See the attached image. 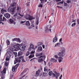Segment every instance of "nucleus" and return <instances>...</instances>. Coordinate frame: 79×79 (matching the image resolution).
<instances>
[{
  "label": "nucleus",
  "mask_w": 79,
  "mask_h": 79,
  "mask_svg": "<svg viewBox=\"0 0 79 79\" xmlns=\"http://www.w3.org/2000/svg\"><path fill=\"white\" fill-rule=\"evenodd\" d=\"M2 50V48L1 47V45H0V51Z\"/></svg>",
  "instance_id": "62"
},
{
  "label": "nucleus",
  "mask_w": 79,
  "mask_h": 79,
  "mask_svg": "<svg viewBox=\"0 0 79 79\" xmlns=\"http://www.w3.org/2000/svg\"><path fill=\"white\" fill-rule=\"evenodd\" d=\"M36 23L37 25H38V24H39V18H37V19H36Z\"/></svg>",
  "instance_id": "27"
},
{
  "label": "nucleus",
  "mask_w": 79,
  "mask_h": 79,
  "mask_svg": "<svg viewBox=\"0 0 79 79\" xmlns=\"http://www.w3.org/2000/svg\"><path fill=\"white\" fill-rule=\"evenodd\" d=\"M6 68H5L3 70L2 72V75H1V79H4L5 77V74H6Z\"/></svg>",
  "instance_id": "6"
},
{
  "label": "nucleus",
  "mask_w": 79,
  "mask_h": 79,
  "mask_svg": "<svg viewBox=\"0 0 79 79\" xmlns=\"http://www.w3.org/2000/svg\"><path fill=\"white\" fill-rule=\"evenodd\" d=\"M58 59L59 63H61L62 61V60H63V58L59 57H58Z\"/></svg>",
  "instance_id": "17"
},
{
  "label": "nucleus",
  "mask_w": 79,
  "mask_h": 79,
  "mask_svg": "<svg viewBox=\"0 0 79 79\" xmlns=\"http://www.w3.org/2000/svg\"><path fill=\"white\" fill-rule=\"evenodd\" d=\"M55 2H60L61 0H54Z\"/></svg>",
  "instance_id": "50"
},
{
  "label": "nucleus",
  "mask_w": 79,
  "mask_h": 79,
  "mask_svg": "<svg viewBox=\"0 0 79 79\" xmlns=\"http://www.w3.org/2000/svg\"><path fill=\"white\" fill-rule=\"evenodd\" d=\"M20 60H21V58H24V56H20Z\"/></svg>",
  "instance_id": "55"
},
{
  "label": "nucleus",
  "mask_w": 79,
  "mask_h": 79,
  "mask_svg": "<svg viewBox=\"0 0 79 79\" xmlns=\"http://www.w3.org/2000/svg\"><path fill=\"white\" fill-rule=\"evenodd\" d=\"M36 55L37 56H40L38 58V63H42L44 61V60H45L46 56L45 55L43 56V52L36 53Z\"/></svg>",
  "instance_id": "1"
},
{
  "label": "nucleus",
  "mask_w": 79,
  "mask_h": 79,
  "mask_svg": "<svg viewBox=\"0 0 79 79\" xmlns=\"http://www.w3.org/2000/svg\"><path fill=\"white\" fill-rule=\"evenodd\" d=\"M58 77H59L57 76H56V79H58Z\"/></svg>",
  "instance_id": "61"
},
{
  "label": "nucleus",
  "mask_w": 79,
  "mask_h": 79,
  "mask_svg": "<svg viewBox=\"0 0 79 79\" xmlns=\"http://www.w3.org/2000/svg\"><path fill=\"white\" fill-rule=\"evenodd\" d=\"M42 45V43H38L37 44V45L38 46H40V45Z\"/></svg>",
  "instance_id": "39"
},
{
  "label": "nucleus",
  "mask_w": 79,
  "mask_h": 79,
  "mask_svg": "<svg viewBox=\"0 0 79 79\" xmlns=\"http://www.w3.org/2000/svg\"><path fill=\"white\" fill-rule=\"evenodd\" d=\"M33 57H34V54H31L28 56V57L30 59H31V58H33Z\"/></svg>",
  "instance_id": "22"
},
{
  "label": "nucleus",
  "mask_w": 79,
  "mask_h": 79,
  "mask_svg": "<svg viewBox=\"0 0 79 79\" xmlns=\"http://www.w3.org/2000/svg\"><path fill=\"white\" fill-rule=\"evenodd\" d=\"M60 3H61V4H63V1H62L61 2H58L57 3V5H58Z\"/></svg>",
  "instance_id": "47"
},
{
  "label": "nucleus",
  "mask_w": 79,
  "mask_h": 79,
  "mask_svg": "<svg viewBox=\"0 0 79 79\" xmlns=\"http://www.w3.org/2000/svg\"><path fill=\"white\" fill-rule=\"evenodd\" d=\"M15 69V68L14 67H12V71L13 72H14V71H15V69Z\"/></svg>",
  "instance_id": "37"
},
{
  "label": "nucleus",
  "mask_w": 79,
  "mask_h": 79,
  "mask_svg": "<svg viewBox=\"0 0 79 79\" xmlns=\"http://www.w3.org/2000/svg\"><path fill=\"white\" fill-rule=\"evenodd\" d=\"M60 52H59L58 55L60 57H63L64 56V52H65V49L64 48H62L60 49Z\"/></svg>",
  "instance_id": "3"
},
{
  "label": "nucleus",
  "mask_w": 79,
  "mask_h": 79,
  "mask_svg": "<svg viewBox=\"0 0 79 79\" xmlns=\"http://www.w3.org/2000/svg\"><path fill=\"white\" fill-rule=\"evenodd\" d=\"M44 72H46V71H47V67H45L44 68Z\"/></svg>",
  "instance_id": "33"
},
{
  "label": "nucleus",
  "mask_w": 79,
  "mask_h": 79,
  "mask_svg": "<svg viewBox=\"0 0 79 79\" xmlns=\"http://www.w3.org/2000/svg\"><path fill=\"white\" fill-rule=\"evenodd\" d=\"M29 54H30V52L29 51H27L26 54V56H29Z\"/></svg>",
  "instance_id": "34"
},
{
  "label": "nucleus",
  "mask_w": 79,
  "mask_h": 79,
  "mask_svg": "<svg viewBox=\"0 0 79 79\" xmlns=\"http://www.w3.org/2000/svg\"><path fill=\"white\" fill-rule=\"evenodd\" d=\"M26 25L28 26H30V23L29 22V21H27L26 22Z\"/></svg>",
  "instance_id": "26"
},
{
  "label": "nucleus",
  "mask_w": 79,
  "mask_h": 79,
  "mask_svg": "<svg viewBox=\"0 0 79 79\" xmlns=\"http://www.w3.org/2000/svg\"><path fill=\"white\" fill-rule=\"evenodd\" d=\"M28 50L31 51L32 50H35V48L34 47V45L32 44H31L30 45V47L28 48Z\"/></svg>",
  "instance_id": "7"
},
{
  "label": "nucleus",
  "mask_w": 79,
  "mask_h": 79,
  "mask_svg": "<svg viewBox=\"0 0 79 79\" xmlns=\"http://www.w3.org/2000/svg\"><path fill=\"white\" fill-rule=\"evenodd\" d=\"M4 16H5L6 18H7V19H8V18H10V16H11V15H10V14L8 13H6L4 14Z\"/></svg>",
  "instance_id": "11"
},
{
  "label": "nucleus",
  "mask_w": 79,
  "mask_h": 79,
  "mask_svg": "<svg viewBox=\"0 0 79 79\" xmlns=\"http://www.w3.org/2000/svg\"><path fill=\"white\" fill-rule=\"evenodd\" d=\"M51 61L52 62H55V63H56V62L57 61L56 60L53 58H51Z\"/></svg>",
  "instance_id": "18"
},
{
  "label": "nucleus",
  "mask_w": 79,
  "mask_h": 79,
  "mask_svg": "<svg viewBox=\"0 0 79 79\" xmlns=\"http://www.w3.org/2000/svg\"><path fill=\"white\" fill-rule=\"evenodd\" d=\"M1 12L2 14H4V13L7 12V11L6 10H4L3 9H2L1 10Z\"/></svg>",
  "instance_id": "16"
},
{
  "label": "nucleus",
  "mask_w": 79,
  "mask_h": 79,
  "mask_svg": "<svg viewBox=\"0 0 79 79\" xmlns=\"http://www.w3.org/2000/svg\"><path fill=\"white\" fill-rule=\"evenodd\" d=\"M15 8H11L10 9V11L11 13H12L13 15H14V14H15Z\"/></svg>",
  "instance_id": "13"
},
{
  "label": "nucleus",
  "mask_w": 79,
  "mask_h": 79,
  "mask_svg": "<svg viewBox=\"0 0 79 79\" xmlns=\"http://www.w3.org/2000/svg\"><path fill=\"white\" fill-rule=\"evenodd\" d=\"M60 43H58L56 44L55 46V47H58V46H60Z\"/></svg>",
  "instance_id": "25"
},
{
  "label": "nucleus",
  "mask_w": 79,
  "mask_h": 79,
  "mask_svg": "<svg viewBox=\"0 0 79 79\" xmlns=\"http://www.w3.org/2000/svg\"><path fill=\"white\" fill-rule=\"evenodd\" d=\"M18 66H19V64H17L15 66L14 68H15V69H17V68H18Z\"/></svg>",
  "instance_id": "40"
},
{
  "label": "nucleus",
  "mask_w": 79,
  "mask_h": 79,
  "mask_svg": "<svg viewBox=\"0 0 79 79\" xmlns=\"http://www.w3.org/2000/svg\"><path fill=\"white\" fill-rule=\"evenodd\" d=\"M16 3L14 2L11 5V6H16Z\"/></svg>",
  "instance_id": "36"
},
{
  "label": "nucleus",
  "mask_w": 79,
  "mask_h": 79,
  "mask_svg": "<svg viewBox=\"0 0 79 79\" xmlns=\"http://www.w3.org/2000/svg\"><path fill=\"white\" fill-rule=\"evenodd\" d=\"M35 59V58H33V59H31V60H30V61H32V60H34V59Z\"/></svg>",
  "instance_id": "58"
},
{
  "label": "nucleus",
  "mask_w": 79,
  "mask_h": 79,
  "mask_svg": "<svg viewBox=\"0 0 79 79\" xmlns=\"http://www.w3.org/2000/svg\"><path fill=\"white\" fill-rule=\"evenodd\" d=\"M43 75L44 76H47V73H43Z\"/></svg>",
  "instance_id": "43"
},
{
  "label": "nucleus",
  "mask_w": 79,
  "mask_h": 79,
  "mask_svg": "<svg viewBox=\"0 0 79 79\" xmlns=\"http://www.w3.org/2000/svg\"><path fill=\"white\" fill-rule=\"evenodd\" d=\"M42 47H43V48H45V45H43Z\"/></svg>",
  "instance_id": "59"
},
{
  "label": "nucleus",
  "mask_w": 79,
  "mask_h": 79,
  "mask_svg": "<svg viewBox=\"0 0 79 79\" xmlns=\"http://www.w3.org/2000/svg\"><path fill=\"white\" fill-rule=\"evenodd\" d=\"M30 55H34L35 54V51H31L30 53Z\"/></svg>",
  "instance_id": "31"
},
{
  "label": "nucleus",
  "mask_w": 79,
  "mask_h": 79,
  "mask_svg": "<svg viewBox=\"0 0 79 79\" xmlns=\"http://www.w3.org/2000/svg\"><path fill=\"white\" fill-rule=\"evenodd\" d=\"M16 61V62H18V63H20L21 62V58L20 57H18L16 58L15 60Z\"/></svg>",
  "instance_id": "14"
},
{
  "label": "nucleus",
  "mask_w": 79,
  "mask_h": 79,
  "mask_svg": "<svg viewBox=\"0 0 79 79\" xmlns=\"http://www.w3.org/2000/svg\"><path fill=\"white\" fill-rule=\"evenodd\" d=\"M53 71L55 74H56V75L57 76H58V77H59V76H60V73H57L55 71V70H53Z\"/></svg>",
  "instance_id": "15"
},
{
  "label": "nucleus",
  "mask_w": 79,
  "mask_h": 79,
  "mask_svg": "<svg viewBox=\"0 0 79 79\" xmlns=\"http://www.w3.org/2000/svg\"><path fill=\"white\" fill-rule=\"evenodd\" d=\"M12 41H13L14 42H15V41L17 42V38H15L13 39L12 40Z\"/></svg>",
  "instance_id": "38"
},
{
  "label": "nucleus",
  "mask_w": 79,
  "mask_h": 79,
  "mask_svg": "<svg viewBox=\"0 0 79 79\" xmlns=\"http://www.w3.org/2000/svg\"><path fill=\"white\" fill-rule=\"evenodd\" d=\"M61 41H62V38H60L59 40V42H61Z\"/></svg>",
  "instance_id": "57"
},
{
  "label": "nucleus",
  "mask_w": 79,
  "mask_h": 79,
  "mask_svg": "<svg viewBox=\"0 0 79 79\" xmlns=\"http://www.w3.org/2000/svg\"><path fill=\"white\" fill-rule=\"evenodd\" d=\"M10 24H13V23L15 22V20H13L12 19H10L9 20Z\"/></svg>",
  "instance_id": "12"
},
{
  "label": "nucleus",
  "mask_w": 79,
  "mask_h": 79,
  "mask_svg": "<svg viewBox=\"0 0 79 79\" xmlns=\"http://www.w3.org/2000/svg\"><path fill=\"white\" fill-rule=\"evenodd\" d=\"M53 73V72L52 71H50L48 73V75L50 76H52V74Z\"/></svg>",
  "instance_id": "28"
},
{
  "label": "nucleus",
  "mask_w": 79,
  "mask_h": 79,
  "mask_svg": "<svg viewBox=\"0 0 79 79\" xmlns=\"http://www.w3.org/2000/svg\"><path fill=\"white\" fill-rule=\"evenodd\" d=\"M7 56H9V57L10 58L11 56L12 55V53H11V52H10L9 53H7Z\"/></svg>",
  "instance_id": "19"
},
{
  "label": "nucleus",
  "mask_w": 79,
  "mask_h": 79,
  "mask_svg": "<svg viewBox=\"0 0 79 79\" xmlns=\"http://www.w3.org/2000/svg\"><path fill=\"white\" fill-rule=\"evenodd\" d=\"M41 3H43L44 2H47V0H42L41 1Z\"/></svg>",
  "instance_id": "41"
},
{
  "label": "nucleus",
  "mask_w": 79,
  "mask_h": 79,
  "mask_svg": "<svg viewBox=\"0 0 79 79\" xmlns=\"http://www.w3.org/2000/svg\"><path fill=\"white\" fill-rule=\"evenodd\" d=\"M6 42L7 45H10V41H9V40H6Z\"/></svg>",
  "instance_id": "29"
},
{
  "label": "nucleus",
  "mask_w": 79,
  "mask_h": 79,
  "mask_svg": "<svg viewBox=\"0 0 79 79\" xmlns=\"http://www.w3.org/2000/svg\"><path fill=\"white\" fill-rule=\"evenodd\" d=\"M57 7H58V8H62V7H61V6H57Z\"/></svg>",
  "instance_id": "60"
},
{
  "label": "nucleus",
  "mask_w": 79,
  "mask_h": 79,
  "mask_svg": "<svg viewBox=\"0 0 79 79\" xmlns=\"http://www.w3.org/2000/svg\"><path fill=\"white\" fill-rule=\"evenodd\" d=\"M3 16V15H0V24L2 25L4 24L3 23L2 21H6V19L5 18V17H3L2 20V17Z\"/></svg>",
  "instance_id": "5"
},
{
  "label": "nucleus",
  "mask_w": 79,
  "mask_h": 79,
  "mask_svg": "<svg viewBox=\"0 0 79 79\" xmlns=\"http://www.w3.org/2000/svg\"><path fill=\"white\" fill-rule=\"evenodd\" d=\"M23 55V52L20 51L19 52L18 56H20L21 55Z\"/></svg>",
  "instance_id": "24"
},
{
  "label": "nucleus",
  "mask_w": 79,
  "mask_h": 79,
  "mask_svg": "<svg viewBox=\"0 0 79 79\" xmlns=\"http://www.w3.org/2000/svg\"><path fill=\"white\" fill-rule=\"evenodd\" d=\"M13 19L14 20V22L13 24L14 25H15V24H16V22H15V21H16V19Z\"/></svg>",
  "instance_id": "44"
},
{
  "label": "nucleus",
  "mask_w": 79,
  "mask_h": 79,
  "mask_svg": "<svg viewBox=\"0 0 79 79\" xmlns=\"http://www.w3.org/2000/svg\"><path fill=\"white\" fill-rule=\"evenodd\" d=\"M13 53L15 55V57L17 56V52H13Z\"/></svg>",
  "instance_id": "42"
},
{
  "label": "nucleus",
  "mask_w": 79,
  "mask_h": 79,
  "mask_svg": "<svg viewBox=\"0 0 79 79\" xmlns=\"http://www.w3.org/2000/svg\"><path fill=\"white\" fill-rule=\"evenodd\" d=\"M20 8L19 7H17V10L18 11V10H19Z\"/></svg>",
  "instance_id": "56"
},
{
  "label": "nucleus",
  "mask_w": 79,
  "mask_h": 79,
  "mask_svg": "<svg viewBox=\"0 0 79 79\" xmlns=\"http://www.w3.org/2000/svg\"><path fill=\"white\" fill-rule=\"evenodd\" d=\"M75 53L76 54H77V53H78V51H75Z\"/></svg>",
  "instance_id": "52"
},
{
  "label": "nucleus",
  "mask_w": 79,
  "mask_h": 79,
  "mask_svg": "<svg viewBox=\"0 0 79 79\" xmlns=\"http://www.w3.org/2000/svg\"><path fill=\"white\" fill-rule=\"evenodd\" d=\"M42 51V47L41 46H40L38 47L37 49V52H40Z\"/></svg>",
  "instance_id": "9"
},
{
  "label": "nucleus",
  "mask_w": 79,
  "mask_h": 79,
  "mask_svg": "<svg viewBox=\"0 0 79 79\" xmlns=\"http://www.w3.org/2000/svg\"><path fill=\"white\" fill-rule=\"evenodd\" d=\"M10 57L8 56H7V57L6 58V61L9 62V60H10Z\"/></svg>",
  "instance_id": "23"
},
{
  "label": "nucleus",
  "mask_w": 79,
  "mask_h": 79,
  "mask_svg": "<svg viewBox=\"0 0 79 79\" xmlns=\"http://www.w3.org/2000/svg\"><path fill=\"white\" fill-rule=\"evenodd\" d=\"M22 61L23 63H24V62H26V61H25V60H24V59H23L22 60Z\"/></svg>",
  "instance_id": "54"
},
{
  "label": "nucleus",
  "mask_w": 79,
  "mask_h": 79,
  "mask_svg": "<svg viewBox=\"0 0 79 79\" xmlns=\"http://www.w3.org/2000/svg\"><path fill=\"white\" fill-rule=\"evenodd\" d=\"M45 31L46 32H48V31H49L50 32H52V31H51V29L48 28L47 27H45Z\"/></svg>",
  "instance_id": "10"
},
{
  "label": "nucleus",
  "mask_w": 79,
  "mask_h": 79,
  "mask_svg": "<svg viewBox=\"0 0 79 79\" xmlns=\"http://www.w3.org/2000/svg\"><path fill=\"white\" fill-rule=\"evenodd\" d=\"M17 15H19L20 16H21V17H20L21 18H22V17H23V15H22L20 14V13L19 12H18V11H17V12H16L14 16H17Z\"/></svg>",
  "instance_id": "8"
},
{
  "label": "nucleus",
  "mask_w": 79,
  "mask_h": 79,
  "mask_svg": "<svg viewBox=\"0 0 79 79\" xmlns=\"http://www.w3.org/2000/svg\"><path fill=\"white\" fill-rule=\"evenodd\" d=\"M77 22H78V24H79V20H77Z\"/></svg>",
  "instance_id": "63"
},
{
  "label": "nucleus",
  "mask_w": 79,
  "mask_h": 79,
  "mask_svg": "<svg viewBox=\"0 0 79 79\" xmlns=\"http://www.w3.org/2000/svg\"><path fill=\"white\" fill-rule=\"evenodd\" d=\"M17 42H21V40H20L19 38H17Z\"/></svg>",
  "instance_id": "35"
},
{
  "label": "nucleus",
  "mask_w": 79,
  "mask_h": 79,
  "mask_svg": "<svg viewBox=\"0 0 79 79\" xmlns=\"http://www.w3.org/2000/svg\"><path fill=\"white\" fill-rule=\"evenodd\" d=\"M37 48V46H35V48L36 49V48Z\"/></svg>",
  "instance_id": "64"
},
{
  "label": "nucleus",
  "mask_w": 79,
  "mask_h": 79,
  "mask_svg": "<svg viewBox=\"0 0 79 79\" xmlns=\"http://www.w3.org/2000/svg\"><path fill=\"white\" fill-rule=\"evenodd\" d=\"M64 5L65 6H68V5L66 3H64Z\"/></svg>",
  "instance_id": "46"
},
{
  "label": "nucleus",
  "mask_w": 79,
  "mask_h": 79,
  "mask_svg": "<svg viewBox=\"0 0 79 79\" xmlns=\"http://www.w3.org/2000/svg\"><path fill=\"white\" fill-rule=\"evenodd\" d=\"M39 7H42V4H40L39 5Z\"/></svg>",
  "instance_id": "51"
},
{
  "label": "nucleus",
  "mask_w": 79,
  "mask_h": 79,
  "mask_svg": "<svg viewBox=\"0 0 79 79\" xmlns=\"http://www.w3.org/2000/svg\"><path fill=\"white\" fill-rule=\"evenodd\" d=\"M56 41H57V37H56V36H55L53 39V42H56Z\"/></svg>",
  "instance_id": "21"
},
{
  "label": "nucleus",
  "mask_w": 79,
  "mask_h": 79,
  "mask_svg": "<svg viewBox=\"0 0 79 79\" xmlns=\"http://www.w3.org/2000/svg\"><path fill=\"white\" fill-rule=\"evenodd\" d=\"M75 25H76V23H73L72 24L71 26H72V27H74V26H75Z\"/></svg>",
  "instance_id": "45"
},
{
  "label": "nucleus",
  "mask_w": 79,
  "mask_h": 79,
  "mask_svg": "<svg viewBox=\"0 0 79 79\" xmlns=\"http://www.w3.org/2000/svg\"><path fill=\"white\" fill-rule=\"evenodd\" d=\"M62 75H61L59 77V79H61V78H62Z\"/></svg>",
  "instance_id": "53"
},
{
  "label": "nucleus",
  "mask_w": 79,
  "mask_h": 79,
  "mask_svg": "<svg viewBox=\"0 0 79 79\" xmlns=\"http://www.w3.org/2000/svg\"><path fill=\"white\" fill-rule=\"evenodd\" d=\"M24 18L26 19L27 20H29V21H31L32 19H34L35 18H33L31 15H26L24 16Z\"/></svg>",
  "instance_id": "4"
},
{
  "label": "nucleus",
  "mask_w": 79,
  "mask_h": 79,
  "mask_svg": "<svg viewBox=\"0 0 79 79\" xmlns=\"http://www.w3.org/2000/svg\"><path fill=\"white\" fill-rule=\"evenodd\" d=\"M14 48H16L17 50L20 49L21 51H23L25 50V48L26 47L25 46V45L23 44H17L14 46Z\"/></svg>",
  "instance_id": "2"
},
{
  "label": "nucleus",
  "mask_w": 79,
  "mask_h": 79,
  "mask_svg": "<svg viewBox=\"0 0 79 79\" xmlns=\"http://www.w3.org/2000/svg\"><path fill=\"white\" fill-rule=\"evenodd\" d=\"M54 77H56V74H55V73H52V74Z\"/></svg>",
  "instance_id": "48"
},
{
  "label": "nucleus",
  "mask_w": 79,
  "mask_h": 79,
  "mask_svg": "<svg viewBox=\"0 0 79 79\" xmlns=\"http://www.w3.org/2000/svg\"><path fill=\"white\" fill-rule=\"evenodd\" d=\"M9 63V62H7V61L5 62V65L6 66H7L8 64Z\"/></svg>",
  "instance_id": "30"
},
{
  "label": "nucleus",
  "mask_w": 79,
  "mask_h": 79,
  "mask_svg": "<svg viewBox=\"0 0 79 79\" xmlns=\"http://www.w3.org/2000/svg\"><path fill=\"white\" fill-rule=\"evenodd\" d=\"M54 56L55 58H58V56L56 55Z\"/></svg>",
  "instance_id": "49"
},
{
  "label": "nucleus",
  "mask_w": 79,
  "mask_h": 79,
  "mask_svg": "<svg viewBox=\"0 0 79 79\" xmlns=\"http://www.w3.org/2000/svg\"><path fill=\"white\" fill-rule=\"evenodd\" d=\"M52 65V64L51 63V62H49L48 63V65L49 68H51V65Z\"/></svg>",
  "instance_id": "32"
},
{
  "label": "nucleus",
  "mask_w": 79,
  "mask_h": 79,
  "mask_svg": "<svg viewBox=\"0 0 79 79\" xmlns=\"http://www.w3.org/2000/svg\"><path fill=\"white\" fill-rule=\"evenodd\" d=\"M36 76H39V74H40V70H38V71H36Z\"/></svg>",
  "instance_id": "20"
}]
</instances>
